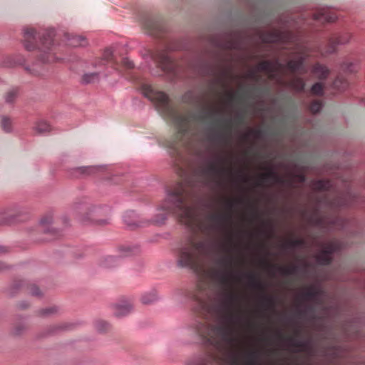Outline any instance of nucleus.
<instances>
[{
	"label": "nucleus",
	"instance_id": "nucleus-44",
	"mask_svg": "<svg viewBox=\"0 0 365 365\" xmlns=\"http://www.w3.org/2000/svg\"><path fill=\"white\" fill-rule=\"evenodd\" d=\"M58 307L56 306H53L50 307H46L44 309H41L38 310V315L41 317H49L53 314H56L58 312Z\"/></svg>",
	"mask_w": 365,
	"mask_h": 365
},
{
	"label": "nucleus",
	"instance_id": "nucleus-40",
	"mask_svg": "<svg viewBox=\"0 0 365 365\" xmlns=\"http://www.w3.org/2000/svg\"><path fill=\"white\" fill-rule=\"evenodd\" d=\"M304 241L303 239H295L289 240L288 242L283 244L282 247L285 250H292L297 247L303 246Z\"/></svg>",
	"mask_w": 365,
	"mask_h": 365
},
{
	"label": "nucleus",
	"instance_id": "nucleus-18",
	"mask_svg": "<svg viewBox=\"0 0 365 365\" xmlns=\"http://www.w3.org/2000/svg\"><path fill=\"white\" fill-rule=\"evenodd\" d=\"M351 36L349 33L337 34L331 37L329 40L327 53L331 54L336 51V47L341 45L348 43L351 40Z\"/></svg>",
	"mask_w": 365,
	"mask_h": 365
},
{
	"label": "nucleus",
	"instance_id": "nucleus-6",
	"mask_svg": "<svg viewBox=\"0 0 365 365\" xmlns=\"http://www.w3.org/2000/svg\"><path fill=\"white\" fill-rule=\"evenodd\" d=\"M356 195L352 192L350 185L346 183L344 185V190L337 192L334 197L330 199L327 196H324L320 202L331 209H336L354 205L356 202Z\"/></svg>",
	"mask_w": 365,
	"mask_h": 365
},
{
	"label": "nucleus",
	"instance_id": "nucleus-15",
	"mask_svg": "<svg viewBox=\"0 0 365 365\" xmlns=\"http://www.w3.org/2000/svg\"><path fill=\"white\" fill-rule=\"evenodd\" d=\"M240 278L242 280H245L249 287L264 292L266 290V285L264 282L260 281L254 272H242L240 273Z\"/></svg>",
	"mask_w": 365,
	"mask_h": 365
},
{
	"label": "nucleus",
	"instance_id": "nucleus-57",
	"mask_svg": "<svg viewBox=\"0 0 365 365\" xmlns=\"http://www.w3.org/2000/svg\"><path fill=\"white\" fill-rule=\"evenodd\" d=\"M311 347V341L309 339L302 340V349L307 350Z\"/></svg>",
	"mask_w": 365,
	"mask_h": 365
},
{
	"label": "nucleus",
	"instance_id": "nucleus-32",
	"mask_svg": "<svg viewBox=\"0 0 365 365\" xmlns=\"http://www.w3.org/2000/svg\"><path fill=\"white\" fill-rule=\"evenodd\" d=\"M244 361L249 365L256 364L259 358V351L257 349L250 350L242 356Z\"/></svg>",
	"mask_w": 365,
	"mask_h": 365
},
{
	"label": "nucleus",
	"instance_id": "nucleus-54",
	"mask_svg": "<svg viewBox=\"0 0 365 365\" xmlns=\"http://www.w3.org/2000/svg\"><path fill=\"white\" fill-rule=\"evenodd\" d=\"M30 290L31 294L34 297H41L43 296V293L40 290L39 287L35 284L31 285Z\"/></svg>",
	"mask_w": 365,
	"mask_h": 365
},
{
	"label": "nucleus",
	"instance_id": "nucleus-3",
	"mask_svg": "<svg viewBox=\"0 0 365 365\" xmlns=\"http://www.w3.org/2000/svg\"><path fill=\"white\" fill-rule=\"evenodd\" d=\"M146 96L160 109L169 113L177 129L176 138L179 141L178 143L185 148H188L192 138V132L190 128V118L186 115L179 113L170 108L168 96L163 92L150 90Z\"/></svg>",
	"mask_w": 365,
	"mask_h": 365
},
{
	"label": "nucleus",
	"instance_id": "nucleus-61",
	"mask_svg": "<svg viewBox=\"0 0 365 365\" xmlns=\"http://www.w3.org/2000/svg\"><path fill=\"white\" fill-rule=\"evenodd\" d=\"M244 322L247 327H252L253 325L252 321L247 317L244 319Z\"/></svg>",
	"mask_w": 365,
	"mask_h": 365
},
{
	"label": "nucleus",
	"instance_id": "nucleus-27",
	"mask_svg": "<svg viewBox=\"0 0 365 365\" xmlns=\"http://www.w3.org/2000/svg\"><path fill=\"white\" fill-rule=\"evenodd\" d=\"M120 258L113 256H106L102 257L98 264L103 269H113L120 264Z\"/></svg>",
	"mask_w": 365,
	"mask_h": 365
},
{
	"label": "nucleus",
	"instance_id": "nucleus-2",
	"mask_svg": "<svg viewBox=\"0 0 365 365\" xmlns=\"http://www.w3.org/2000/svg\"><path fill=\"white\" fill-rule=\"evenodd\" d=\"M212 47L207 56L194 64L195 71L210 78L207 88L200 93L186 91L182 96L185 103L202 106L200 116L204 122L200 141L205 155L201 158L198 173L212 179L228 170V158L222 157L220 149L228 143V35L217 34L209 38Z\"/></svg>",
	"mask_w": 365,
	"mask_h": 365
},
{
	"label": "nucleus",
	"instance_id": "nucleus-34",
	"mask_svg": "<svg viewBox=\"0 0 365 365\" xmlns=\"http://www.w3.org/2000/svg\"><path fill=\"white\" fill-rule=\"evenodd\" d=\"M96 330L101 334L108 332L111 330V324L105 320L97 319L94 322Z\"/></svg>",
	"mask_w": 365,
	"mask_h": 365
},
{
	"label": "nucleus",
	"instance_id": "nucleus-58",
	"mask_svg": "<svg viewBox=\"0 0 365 365\" xmlns=\"http://www.w3.org/2000/svg\"><path fill=\"white\" fill-rule=\"evenodd\" d=\"M25 70L30 74L34 76H38L40 74L39 71H36L34 68H31L29 66L25 67Z\"/></svg>",
	"mask_w": 365,
	"mask_h": 365
},
{
	"label": "nucleus",
	"instance_id": "nucleus-35",
	"mask_svg": "<svg viewBox=\"0 0 365 365\" xmlns=\"http://www.w3.org/2000/svg\"><path fill=\"white\" fill-rule=\"evenodd\" d=\"M122 256L128 257L135 255L140 252V247L138 245H124L119 248Z\"/></svg>",
	"mask_w": 365,
	"mask_h": 365
},
{
	"label": "nucleus",
	"instance_id": "nucleus-13",
	"mask_svg": "<svg viewBox=\"0 0 365 365\" xmlns=\"http://www.w3.org/2000/svg\"><path fill=\"white\" fill-rule=\"evenodd\" d=\"M103 169L102 165L81 166L68 169V173L72 178H82L93 175Z\"/></svg>",
	"mask_w": 365,
	"mask_h": 365
},
{
	"label": "nucleus",
	"instance_id": "nucleus-1",
	"mask_svg": "<svg viewBox=\"0 0 365 365\" xmlns=\"http://www.w3.org/2000/svg\"><path fill=\"white\" fill-rule=\"evenodd\" d=\"M182 178L166 190L159 207L163 212L148 220L147 225H164L168 212L174 214L191 232L199 231L203 238L181 247L176 264L194 273H202L207 280L193 290L178 293L194 302L195 311L208 322H199L195 329L200 344L207 351L187 360H228V198L220 210L221 196L228 192V170L207 179L186 163H175Z\"/></svg>",
	"mask_w": 365,
	"mask_h": 365
},
{
	"label": "nucleus",
	"instance_id": "nucleus-30",
	"mask_svg": "<svg viewBox=\"0 0 365 365\" xmlns=\"http://www.w3.org/2000/svg\"><path fill=\"white\" fill-rule=\"evenodd\" d=\"M305 60L306 58L304 56H300L297 60H289L285 65V68H287L290 72L295 73L304 69Z\"/></svg>",
	"mask_w": 365,
	"mask_h": 365
},
{
	"label": "nucleus",
	"instance_id": "nucleus-21",
	"mask_svg": "<svg viewBox=\"0 0 365 365\" xmlns=\"http://www.w3.org/2000/svg\"><path fill=\"white\" fill-rule=\"evenodd\" d=\"M322 294V291L319 287L309 286L301 292L298 297L304 301H317Z\"/></svg>",
	"mask_w": 365,
	"mask_h": 365
},
{
	"label": "nucleus",
	"instance_id": "nucleus-29",
	"mask_svg": "<svg viewBox=\"0 0 365 365\" xmlns=\"http://www.w3.org/2000/svg\"><path fill=\"white\" fill-rule=\"evenodd\" d=\"M312 72L319 80H325L329 75L330 71L326 66L317 63L312 66Z\"/></svg>",
	"mask_w": 365,
	"mask_h": 365
},
{
	"label": "nucleus",
	"instance_id": "nucleus-64",
	"mask_svg": "<svg viewBox=\"0 0 365 365\" xmlns=\"http://www.w3.org/2000/svg\"><path fill=\"white\" fill-rule=\"evenodd\" d=\"M7 252V249L6 247H4V246H1L0 245V255L1 254H4Z\"/></svg>",
	"mask_w": 365,
	"mask_h": 365
},
{
	"label": "nucleus",
	"instance_id": "nucleus-24",
	"mask_svg": "<svg viewBox=\"0 0 365 365\" xmlns=\"http://www.w3.org/2000/svg\"><path fill=\"white\" fill-rule=\"evenodd\" d=\"M267 172L259 175V182L255 184V186H262L266 182L273 183L274 180L277 178L278 173L275 168L272 166H268L266 168Z\"/></svg>",
	"mask_w": 365,
	"mask_h": 365
},
{
	"label": "nucleus",
	"instance_id": "nucleus-62",
	"mask_svg": "<svg viewBox=\"0 0 365 365\" xmlns=\"http://www.w3.org/2000/svg\"><path fill=\"white\" fill-rule=\"evenodd\" d=\"M8 268L9 267L7 265H6L4 262H0V272H3Z\"/></svg>",
	"mask_w": 365,
	"mask_h": 365
},
{
	"label": "nucleus",
	"instance_id": "nucleus-43",
	"mask_svg": "<svg viewBox=\"0 0 365 365\" xmlns=\"http://www.w3.org/2000/svg\"><path fill=\"white\" fill-rule=\"evenodd\" d=\"M257 71H267L269 73L270 78H272V63L271 61L266 60L259 62L255 67Z\"/></svg>",
	"mask_w": 365,
	"mask_h": 365
},
{
	"label": "nucleus",
	"instance_id": "nucleus-48",
	"mask_svg": "<svg viewBox=\"0 0 365 365\" xmlns=\"http://www.w3.org/2000/svg\"><path fill=\"white\" fill-rule=\"evenodd\" d=\"M1 127L6 133H11L12 131L11 120L7 116H1Z\"/></svg>",
	"mask_w": 365,
	"mask_h": 365
},
{
	"label": "nucleus",
	"instance_id": "nucleus-14",
	"mask_svg": "<svg viewBox=\"0 0 365 365\" xmlns=\"http://www.w3.org/2000/svg\"><path fill=\"white\" fill-rule=\"evenodd\" d=\"M264 131L260 128L248 127L240 134V140L249 145L246 148V152L251 150L255 140H260L264 137Z\"/></svg>",
	"mask_w": 365,
	"mask_h": 365
},
{
	"label": "nucleus",
	"instance_id": "nucleus-46",
	"mask_svg": "<svg viewBox=\"0 0 365 365\" xmlns=\"http://www.w3.org/2000/svg\"><path fill=\"white\" fill-rule=\"evenodd\" d=\"M18 88H14L9 90L5 95V101L7 103H12L18 96Z\"/></svg>",
	"mask_w": 365,
	"mask_h": 365
},
{
	"label": "nucleus",
	"instance_id": "nucleus-22",
	"mask_svg": "<svg viewBox=\"0 0 365 365\" xmlns=\"http://www.w3.org/2000/svg\"><path fill=\"white\" fill-rule=\"evenodd\" d=\"M113 315L118 318L123 317L133 310V304L128 301H123L113 306Z\"/></svg>",
	"mask_w": 365,
	"mask_h": 365
},
{
	"label": "nucleus",
	"instance_id": "nucleus-55",
	"mask_svg": "<svg viewBox=\"0 0 365 365\" xmlns=\"http://www.w3.org/2000/svg\"><path fill=\"white\" fill-rule=\"evenodd\" d=\"M123 65L128 69H132L134 68V63L128 58L123 59Z\"/></svg>",
	"mask_w": 365,
	"mask_h": 365
},
{
	"label": "nucleus",
	"instance_id": "nucleus-5",
	"mask_svg": "<svg viewBox=\"0 0 365 365\" xmlns=\"http://www.w3.org/2000/svg\"><path fill=\"white\" fill-rule=\"evenodd\" d=\"M96 211V207L87 202H76L73 207V212L78 220L83 223H91L94 225L103 227L111 222L110 216L102 219L94 218L91 216Z\"/></svg>",
	"mask_w": 365,
	"mask_h": 365
},
{
	"label": "nucleus",
	"instance_id": "nucleus-31",
	"mask_svg": "<svg viewBox=\"0 0 365 365\" xmlns=\"http://www.w3.org/2000/svg\"><path fill=\"white\" fill-rule=\"evenodd\" d=\"M277 334L279 336L280 341L287 346L302 348V340L297 339L292 337L284 338L281 331H277Z\"/></svg>",
	"mask_w": 365,
	"mask_h": 365
},
{
	"label": "nucleus",
	"instance_id": "nucleus-63",
	"mask_svg": "<svg viewBox=\"0 0 365 365\" xmlns=\"http://www.w3.org/2000/svg\"><path fill=\"white\" fill-rule=\"evenodd\" d=\"M178 146L177 145H173V148L175 150V151L177 152V154L179 157V158L182 159L183 158L182 155H181L180 152L178 150Z\"/></svg>",
	"mask_w": 365,
	"mask_h": 365
},
{
	"label": "nucleus",
	"instance_id": "nucleus-33",
	"mask_svg": "<svg viewBox=\"0 0 365 365\" xmlns=\"http://www.w3.org/2000/svg\"><path fill=\"white\" fill-rule=\"evenodd\" d=\"M312 189L317 191H327L332 187V183L329 180H317L312 183Z\"/></svg>",
	"mask_w": 365,
	"mask_h": 365
},
{
	"label": "nucleus",
	"instance_id": "nucleus-59",
	"mask_svg": "<svg viewBox=\"0 0 365 365\" xmlns=\"http://www.w3.org/2000/svg\"><path fill=\"white\" fill-rule=\"evenodd\" d=\"M19 308L21 309H25L29 307V304L26 301H22L19 303Z\"/></svg>",
	"mask_w": 365,
	"mask_h": 365
},
{
	"label": "nucleus",
	"instance_id": "nucleus-4",
	"mask_svg": "<svg viewBox=\"0 0 365 365\" xmlns=\"http://www.w3.org/2000/svg\"><path fill=\"white\" fill-rule=\"evenodd\" d=\"M23 34L25 48L29 51L36 48L41 50L42 53L38 57L39 60L42 63H50L53 59L50 51L53 46L55 29H48L36 34L32 28H24Z\"/></svg>",
	"mask_w": 365,
	"mask_h": 365
},
{
	"label": "nucleus",
	"instance_id": "nucleus-51",
	"mask_svg": "<svg viewBox=\"0 0 365 365\" xmlns=\"http://www.w3.org/2000/svg\"><path fill=\"white\" fill-rule=\"evenodd\" d=\"M238 179L243 183H250L252 180V177L245 170H240L238 172Z\"/></svg>",
	"mask_w": 365,
	"mask_h": 365
},
{
	"label": "nucleus",
	"instance_id": "nucleus-36",
	"mask_svg": "<svg viewBox=\"0 0 365 365\" xmlns=\"http://www.w3.org/2000/svg\"><path fill=\"white\" fill-rule=\"evenodd\" d=\"M158 294L155 290L146 292L141 296L140 301L143 304H150L158 300Z\"/></svg>",
	"mask_w": 365,
	"mask_h": 365
},
{
	"label": "nucleus",
	"instance_id": "nucleus-42",
	"mask_svg": "<svg viewBox=\"0 0 365 365\" xmlns=\"http://www.w3.org/2000/svg\"><path fill=\"white\" fill-rule=\"evenodd\" d=\"M35 130L41 135H45L51 130V127L45 121L38 122L35 126Z\"/></svg>",
	"mask_w": 365,
	"mask_h": 365
},
{
	"label": "nucleus",
	"instance_id": "nucleus-11",
	"mask_svg": "<svg viewBox=\"0 0 365 365\" xmlns=\"http://www.w3.org/2000/svg\"><path fill=\"white\" fill-rule=\"evenodd\" d=\"M259 38L264 43H285L292 41L294 36L289 31H273L262 33Z\"/></svg>",
	"mask_w": 365,
	"mask_h": 365
},
{
	"label": "nucleus",
	"instance_id": "nucleus-37",
	"mask_svg": "<svg viewBox=\"0 0 365 365\" xmlns=\"http://www.w3.org/2000/svg\"><path fill=\"white\" fill-rule=\"evenodd\" d=\"M70 45L73 47L86 46L88 45L87 39L83 36L73 35L68 38Z\"/></svg>",
	"mask_w": 365,
	"mask_h": 365
},
{
	"label": "nucleus",
	"instance_id": "nucleus-12",
	"mask_svg": "<svg viewBox=\"0 0 365 365\" xmlns=\"http://www.w3.org/2000/svg\"><path fill=\"white\" fill-rule=\"evenodd\" d=\"M260 264L262 266H264L268 272L274 274L275 272L279 273L282 276H289L293 275L299 272V267L298 265H287V266H282V265H276L269 264L266 259H261Z\"/></svg>",
	"mask_w": 365,
	"mask_h": 365
},
{
	"label": "nucleus",
	"instance_id": "nucleus-7",
	"mask_svg": "<svg viewBox=\"0 0 365 365\" xmlns=\"http://www.w3.org/2000/svg\"><path fill=\"white\" fill-rule=\"evenodd\" d=\"M170 46L164 50H158L153 54V58L161 67L162 71L168 76L171 81H175L180 75V68L168 55V51H171Z\"/></svg>",
	"mask_w": 365,
	"mask_h": 365
},
{
	"label": "nucleus",
	"instance_id": "nucleus-60",
	"mask_svg": "<svg viewBox=\"0 0 365 365\" xmlns=\"http://www.w3.org/2000/svg\"><path fill=\"white\" fill-rule=\"evenodd\" d=\"M243 235L248 238H252L254 237V233L252 232L245 230L242 232Z\"/></svg>",
	"mask_w": 365,
	"mask_h": 365
},
{
	"label": "nucleus",
	"instance_id": "nucleus-25",
	"mask_svg": "<svg viewBox=\"0 0 365 365\" xmlns=\"http://www.w3.org/2000/svg\"><path fill=\"white\" fill-rule=\"evenodd\" d=\"M53 222V219L51 216H45L41 218L40 220L41 225L43 226V231L46 233L51 234L53 235L55 237H58L61 236V230L51 227V225Z\"/></svg>",
	"mask_w": 365,
	"mask_h": 365
},
{
	"label": "nucleus",
	"instance_id": "nucleus-52",
	"mask_svg": "<svg viewBox=\"0 0 365 365\" xmlns=\"http://www.w3.org/2000/svg\"><path fill=\"white\" fill-rule=\"evenodd\" d=\"M292 182L290 180L285 179L280 175H278L277 178L274 180V182L272 184H279L281 185H288L291 186Z\"/></svg>",
	"mask_w": 365,
	"mask_h": 365
},
{
	"label": "nucleus",
	"instance_id": "nucleus-56",
	"mask_svg": "<svg viewBox=\"0 0 365 365\" xmlns=\"http://www.w3.org/2000/svg\"><path fill=\"white\" fill-rule=\"evenodd\" d=\"M110 56H111V52L109 51H106L104 53V58L103 60L99 61V62L98 63H94L93 67H96L97 66L104 65L103 60L108 61V58H110Z\"/></svg>",
	"mask_w": 365,
	"mask_h": 365
},
{
	"label": "nucleus",
	"instance_id": "nucleus-16",
	"mask_svg": "<svg viewBox=\"0 0 365 365\" xmlns=\"http://www.w3.org/2000/svg\"><path fill=\"white\" fill-rule=\"evenodd\" d=\"M239 202L247 210L248 215L247 220L250 223H253L259 220L258 209L255 204L251 202L250 197L247 193H245V195L239 199Z\"/></svg>",
	"mask_w": 365,
	"mask_h": 365
},
{
	"label": "nucleus",
	"instance_id": "nucleus-53",
	"mask_svg": "<svg viewBox=\"0 0 365 365\" xmlns=\"http://www.w3.org/2000/svg\"><path fill=\"white\" fill-rule=\"evenodd\" d=\"M346 83L339 78H336L333 82V88L338 90L344 89Z\"/></svg>",
	"mask_w": 365,
	"mask_h": 365
},
{
	"label": "nucleus",
	"instance_id": "nucleus-19",
	"mask_svg": "<svg viewBox=\"0 0 365 365\" xmlns=\"http://www.w3.org/2000/svg\"><path fill=\"white\" fill-rule=\"evenodd\" d=\"M123 222L130 229L147 226L146 220H140L138 215L133 211H127L123 217Z\"/></svg>",
	"mask_w": 365,
	"mask_h": 365
},
{
	"label": "nucleus",
	"instance_id": "nucleus-50",
	"mask_svg": "<svg viewBox=\"0 0 365 365\" xmlns=\"http://www.w3.org/2000/svg\"><path fill=\"white\" fill-rule=\"evenodd\" d=\"M257 72L258 71H257L256 68L250 69L245 74V78L257 82L259 80V78L257 76Z\"/></svg>",
	"mask_w": 365,
	"mask_h": 365
},
{
	"label": "nucleus",
	"instance_id": "nucleus-41",
	"mask_svg": "<svg viewBox=\"0 0 365 365\" xmlns=\"http://www.w3.org/2000/svg\"><path fill=\"white\" fill-rule=\"evenodd\" d=\"M27 331V327L25 323L21 322L14 325L11 334L14 336H21Z\"/></svg>",
	"mask_w": 365,
	"mask_h": 365
},
{
	"label": "nucleus",
	"instance_id": "nucleus-9",
	"mask_svg": "<svg viewBox=\"0 0 365 365\" xmlns=\"http://www.w3.org/2000/svg\"><path fill=\"white\" fill-rule=\"evenodd\" d=\"M344 247L343 243L338 240H334L326 244L324 248L316 255V261L320 265H329L332 262L331 255L340 251Z\"/></svg>",
	"mask_w": 365,
	"mask_h": 365
},
{
	"label": "nucleus",
	"instance_id": "nucleus-10",
	"mask_svg": "<svg viewBox=\"0 0 365 365\" xmlns=\"http://www.w3.org/2000/svg\"><path fill=\"white\" fill-rule=\"evenodd\" d=\"M231 62V58L230 57V63ZM232 68L230 64V84H231V81H232ZM230 109L231 108V103L233 98V91L231 88V85H230ZM232 120L230 117V185H231L232 175V146H231V138H232ZM232 207H233V200L231 196V192H230V238H232Z\"/></svg>",
	"mask_w": 365,
	"mask_h": 365
},
{
	"label": "nucleus",
	"instance_id": "nucleus-38",
	"mask_svg": "<svg viewBox=\"0 0 365 365\" xmlns=\"http://www.w3.org/2000/svg\"><path fill=\"white\" fill-rule=\"evenodd\" d=\"M289 86L297 92H303L305 88V83L300 77L294 78L289 82Z\"/></svg>",
	"mask_w": 365,
	"mask_h": 365
},
{
	"label": "nucleus",
	"instance_id": "nucleus-8",
	"mask_svg": "<svg viewBox=\"0 0 365 365\" xmlns=\"http://www.w3.org/2000/svg\"><path fill=\"white\" fill-rule=\"evenodd\" d=\"M140 21L149 36L160 38L165 32L162 19L158 16L145 14L141 16Z\"/></svg>",
	"mask_w": 365,
	"mask_h": 365
},
{
	"label": "nucleus",
	"instance_id": "nucleus-28",
	"mask_svg": "<svg viewBox=\"0 0 365 365\" xmlns=\"http://www.w3.org/2000/svg\"><path fill=\"white\" fill-rule=\"evenodd\" d=\"M26 287L29 288V284L24 280H15L11 285L6 289L7 294L13 297L19 293V292L24 287Z\"/></svg>",
	"mask_w": 365,
	"mask_h": 365
},
{
	"label": "nucleus",
	"instance_id": "nucleus-23",
	"mask_svg": "<svg viewBox=\"0 0 365 365\" xmlns=\"http://www.w3.org/2000/svg\"><path fill=\"white\" fill-rule=\"evenodd\" d=\"M313 19L322 23H331L336 19V16L328 9L321 8L313 14Z\"/></svg>",
	"mask_w": 365,
	"mask_h": 365
},
{
	"label": "nucleus",
	"instance_id": "nucleus-20",
	"mask_svg": "<svg viewBox=\"0 0 365 365\" xmlns=\"http://www.w3.org/2000/svg\"><path fill=\"white\" fill-rule=\"evenodd\" d=\"M73 326H74V324H71V323H63V324H61L50 326L48 328H46L44 331L39 333L38 335V338L46 337V336L56 334L58 332L62 331L71 330Z\"/></svg>",
	"mask_w": 365,
	"mask_h": 365
},
{
	"label": "nucleus",
	"instance_id": "nucleus-39",
	"mask_svg": "<svg viewBox=\"0 0 365 365\" xmlns=\"http://www.w3.org/2000/svg\"><path fill=\"white\" fill-rule=\"evenodd\" d=\"M100 78V73L98 72L87 73L82 76L81 82L83 84H89L98 81Z\"/></svg>",
	"mask_w": 365,
	"mask_h": 365
},
{
	"label": "nucleus",
	"instance_id": "nucleus-17",
	"mask_svg": "<svg viewBox=\"0 0 365 365\" xmlns=\"http://www.w3.org/2000/svg\"><path fill=\"white\" fill-rule=\"evenodd\" d=\"M23 213L17 206L6 208L0 212V225L11 224L21 221L19 217Z\"/></svg>",
	"mask_w": 365,
	"mask_h": 365
},
{
	"label": "nucleus",
	"instance_id": "nucleus-26",
	"mask_svg": "<svg viewBox=\"0 0 365 365\" xmlns=\"http://www.w3.org/2000/svg\"><path fill=\"white\" fill-rule=\"evenodd\" d=\"M261 305L264 309L274 310L276 305V297L271 294H265L264 292L259 297Z\"/></svg>",
	"mask_w": 365,
	"mask_h": 365
},
{
	"label": "nucleus",
	"instance_id": "nucleus-49",
	"mask_svg": "<svg viewBox=\"0 0 365 365\" xmlns=\"http://www.w3.org/2000/svg\"><path fill=\"white\" fill-rule=\"evenodd\" d=\"M323 107V103L322 101L319 100H315L312 101L309 106V110L312 113H319Z\"/></svg>",
	"mask_w": 365,
	"mask_h": 365
},
{
	"label": "nucleus",
	"instance_id": "nucleus-47",
	"mask_svg": "<svg viewBox=\"0 0 365 365\" xmlns=\"http://www.w3.org/2000/svg\"><path fill=\"white\" fill-rule=\"evenodd\" d=\"M312 94L315 96H323L324 94V86L322 83L317 82L312 85L310 90Z\"/></svg>",
	"mask_w": 365,
	"mask_h": 365
},
{
	"label": "nucleus",
	"instance_id": "nucleus-45",
	"mask_svg": "<svg viewBox=\"0 0 365 365\" xmlns=\"http://www.w3.org/2000/svg\"><path fill=\"white\" fill-rule=\"evenodd\" d=\"M272 63V78H275L277 73L285 68V65L282 64L279 59L271 61Z\"/></svg>",
	"mask_w": 365,
	"mask_h": 365
}]
</instances>
